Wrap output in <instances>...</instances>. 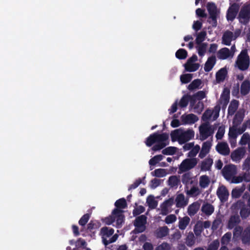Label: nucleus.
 <instances>
[{
  "label": "nucleus",
  "mask_w": 250,
  "mask_h": 250,
  "mask_svg": "<svg viewBox=\"0 0 250 250\" xmlns=\"http://www.w3.org/2000/svg\"><path fill=\"white\" fill-rule=\"evenodd\" d=\"M194 136V132L192 129L183 131L181 128L171 131L170 136L172 142L177 141L180 145L185 144Z\"/></svg>",
  "instance_id": "nucleus-1"
},
{
  "label": "nucleus",
  "mask_w": 250,
  "mask_h": 250,
  "mask_svg": "<svg viewBox=\"0 0 250 250\" xmlns=\"http://www.w3.org/2000/svg\"><path fill=\"white\" fill-rule=\"evenodd\" d=\"M235 63L241 71L247 70L250 66V57L246 49L241 51L238 55Z\"/></svg>",
  "instance_id": "nucleus-2"
},
{
  "label": "nucleus",
  "mask_w": 250,
  "mask_h": 250,
  "mask_svg": "<svg viewBox=\"0 0 250 250\" xmlns=\"http://www.w3.org/2000/svg\"><path fill=\"white\" fill-rule=\"evenodd\" d=\"M237 19L239 22L244 25L250 21V3L244 4L240 9Z\"/></svg>",
  "instance_id": "nucleus-3"
},
{
  "label": "nucleus",
  "mask_w": 250,
  "mask_h": 250,
  "mask_svg": "<svg viewBox=\"0 0 250 250\" xmlns=\"http://www.w3.org/2000/svg\"><path fill=\"white\" fill-rule=\"evenodd\" d=\"M168 139V135L167 133L159 134L158 132H155L150 134L146 138L145 144L146 146L150 147L154 143H157V142L167 141Z\"/></svg>",
  "instance_id": "nucleus-4"
},
{
  "label": "nucleus",
  "mask_w": 250,
  "mask_h": 250,
  "mask_svg": "<svg viewBox=\"0 0 250 250\" xmlns=\"http://www.w3.org/2000/svg\"><path fill=\"white\" fill-rule=\"evenodd\" d=\"M232 207L234 209H240V215L242 219H246L250 215V208H247L245 202L241 200L234 203Z\"/></svg>",
  "instance_id": "nucleus-5"
},
{
  "label": "nucleus",
  "mask_w": 250,
  "mask_h": 250,
  "mask_svg": "<svg viewBox=\"0 0 250 250\" xmlns=\"http://www.w3.org/2000/svg\"><path fill=\"white\" fill-rule=\"evenodd\" d=\"M207 9L209 15V19L211 20L212 26L216 27L217 24V18L219 13L216 5L214 2H208L207 4Z\"/></svg>",
  "instance_id": "nucleus-6"
},
{
  "label": "nucleus",
  "mask_w": 250,
  "mask_h": 250,
  "mask_svg": "<svg viewBox=\"0 0 250 250\" xmlns=\"http://www.w3.org/2000/svg\"><path fill=\"white\" fill-rule=\"evenodd\" d=\"M197 164L196 158L186 159L181 163L178 172L179 173L187 171L194 167Z\"/></svg>",
  "instance_id": "nucleus-7"
},
{
  "label": "nucleus",
  "mask_w": 250,
  "mask_h": 250,
  "mask_svg": "<svg viewBox=\"0 0 250 250\" xmlns=\"http://www.w3.org/2000/svg\"><path fill=\"white\" fill-rule=\"evenodd\" d=\"M200 138L202 141L205 140L213 133V130L208 122L202 124L199 126Z\"/></svg>",
  "instance_id": "nucleus-8"
},
{
  "label": "nucleus",
  "mask_w": 250,
  "mask_h": 250,
  "mask_svg": "<svg viewBox=\"0 0 250 250\" xmlns=\"http://www.w3.org/2000/svg\"><path fill=\"white\" fill-rule=\"evenodd\" d=\"M236 173V167L233 165H226L222 169V174L224 178L228 180H230Z\"/></svg>",
  "instance_id": "nucleus-9"
},
{
  "label": "nucleus",
  "mask_w": 250,
  "mask_h": 250,
  "mask_svg": "<svg viewBox=\"0 0 250 250\" xmlns=\"http://www.w3.org/2000/svg\"><path fill=\"white\" fill-rule=\"evenodd\" d=\"M124 211L121 209L114 208L112 210V215H114L116 227L120 228L122 226L123 224L124 223L125 215L123 214Z\"/></svg>",
  "instance_id": "nucleus-10"
},
{
  "label": "nucleus",
  "mask_w": 250,
  "mask_h": 250,
  "mask_svg": "<svg viewBox=\"0 0 250 250\" xmlns=\"http://www.w3.org/2000/svg\"><path fill=\"white\" fill-rule=\"evenodd\" d=\"M216 194L221 202L224 203L228 200L229 192L225 186L222 185L219 187Z\"/></svg>",
  "instance_id": "nucleus-11"
},
{
  "label": "nucleus",
  "mask_w": 250,
  "mask_h": 250,
  "mask_svg": "<svg viewBox=\"0 0 250 250\" xmlns=\"http://www.w3.org/2000/svg\"><path fill=\"white\" fill-rule=\"evenodd\" d=\"M146 219L147 217L145 215H141L136 218L134 222V226L136 229L142 228L137 230L138 232H142L145 230V225L146 223Z\"/></svg>",
  "instance_id": "nucleus-12"
},
{
  "label": "nucleus",
  "mask_w": 250,
  "mask_h": 250,
  "mask_svg": "<svg viewBox=\"0 0 250 250\" xmlns=\"http://www.w3.org/2000/svg\"><path fill=\"white\" fill-rule=\"evenodd\" d=\"M239 5L234 3L232 4L228 9L227 13V19L228 21H232L235 18L239 11Z\"/></svg>",
  "instance_id": "nucleus-13"
},
{
  "label": "nucleus",
  "mask_w": 250,
  "mask_h": 250,
  "mask_svg": "<svg viewBox=\"0 0 250 250\" xmlns=\"http://www.w3.org/2000/svg\"><path fill=\"white\" fill-rule=\"evenodd\" d=\"M246 152L245 147H240L232 151L230 157L233 161H238L242 159Z\"/></svg>",
  "instance_id": "nucleus-14"
},
{
  "label": "nucleus",
  "mask_w": 250,
  "mask_h": 250,
  "mask_svg": "<svg viewBox=\"0 0 250 250\" xmlns=\"http://www.w3.org/2000/svg\"><path fill=\"white\" fill-rule=\"evenodd\" d=\"M181 120L182 125H191L196 123L198 120V118L196 115L191 113L182 115Z\"/></svg>",
  "instance_id": "nucleus-15"
},
{
  "label": "nucleus",
  "mask_w": 250,
  "mask_h": 250,
  "mask_svg": "<svg viewBox=\"0 0 250 250\" xmlns=\"http://www.w3.org/2000/svg\"><path fill=\"white\" fill-rule=\"evenodd\" d=\"M240 222V217L237 214L231 215L228 220L227 228L229 229H232L234 227L238 226Z\"/></svg>",
  "instance_id": "nucleus-16"
},
{
  "label": "nucleus",
  "mask_w": 250,
  "mask_h": 250,
  "mask_svg": "<svg viewBox=\"0 0 250 250\" xmlns=\"http://www.w3.org/2000/svg\"><path fill=\"white\" fill-rule=\"evenodd\" d=\"M216 149L219 153L224 156L228 155L230 152L228 145L225 142L218 143L216 146Z\"/></svg>",
  "instance_id": "nucleus-17"
},
{
  "label": "nucleus",
  "mask_w": 250,
  "mask_h": 250,
  "mask_svg": "<svg viewBox=\"0 0 250 250\" xmlns=\"http://www.w3.org/2000/svg\"><path fill=\"white\" fill-rule=\"evenodd\" d=\"M211 147V143L210 141H207L203 143L201 150L199 154V157L201 159L204 158L209 152Z\"/></svg>",
  "instance_id": "nucleus-18"
},
{
  "label": "nucleus",
  "mask_w": 250,
  "mask_h": 250,
  "mask_svg": "<svg viewBox=\"0 0 250 250\" xmlns=\"http://www.w3.org/2000/svg\"><path fill=\"white\" fill-rule=\"evenodd\" d=\"M228 75V70L226 67H223L219 69L216 73L215 78L217 83H219L225 80Z\"/></svg>",
  "instance_id": "nucleus-19"
},
{
  "label": "nucleus",
  "mask_w": 250,
  "mask_h": 250,
  "mask_svg": "<svg viewBox=\"0 0 250 250\" xmlns=\"http://www.w3.org/2000/svg\"><path fill=\"white\" fill-rule=\"evenodd\" d=\"M242 243L245 245H250V225L243 230L241 238Z\"/></svg>",
  "instance_id": "nucleus-20"
},
{
  "label": "nucleus",
  "mask_w": 250,
  "mask_h": 250,
  "mask_svg": "<svg viewBox=\"0 0 250 250\" xmlns=\"http://www.w3.org/2000/svg\"><path fill=\"white\" fill-rule=\"evenodd\" d=\"M216 62V59L215 55H212L208 57L205 62L204 70L208 72L212 70Z\"/></svg>",
  "instance_id": "nucleus-21"
},
{
  "label": "nucleus",
  "mask_w": 250,
  "mask_h": 250,
  "mask_svg": "<svg viewBox=\"0 0 250 250\" xmlns=\"http://www.w3.org/2000/svg\"><path fill=\"white\" fill-rule=\"evenodd\" d=\"M176 206L178 208H183L186 207L188 204V200L185 199L183 194H178L176 197L175 200Z\"/></svg>",
  "instance_id": "nucleus-22"
},
{
  "label": "nucleus",
  "mask_w": 250,
  "mask_h": 250,
  "mask_svg": "<svg viewBox=\"0 0 250 250\" xmlns=\"http://www.w3.org/2000/svg\"><path fill=\"white\" fill-rule=\"evenodd\" d=\"M213 164V159L208 157L203 160L201 164V170L202 171H207L210 169Z\"/></svg>",
  "instance_id": "nucleus-23"
},
{
  "label": "nucleus",
  "mask_w": 250,
  "mask_h": 250,
  "mask_svg": "<svg viewBox=\"0 0 250 250\" xmlns=\"http://www.w3.org/2000/svg\"><path fill=\"white\" fill-rule=\"evenodd\" d=\"M200 205L197 202H195L190 205L188 208V213L190 216H194L199 210Z\"/></svg>",
  "instance_id": "nucleus-24"
},
{
  "label": "nucleus",
  "mask_w": 250,
  "mask_h": 250,
  "mask_svg": "<svg viewBox=\"0 0 250 250\" xmlns=\"http://www.w3.org/2000/svg\"><path fill=\"white\" fill-rule=\"evenodd\" d=\"M233 34L232 32L227 30L223 35L222 43L226 45H230L233 39Z\"/></svg>",
  "instance_id": "nucleus-25"
},
{
  "label": "nucleus",
  "mask_w": 250,
  "mask_h": 250,
  "mask_svg": "<svg viewBox=\"0 0 250 250\" xmlns=\"http://www.w3.org/2000/svg\"><path fill=\"white\" fill-rule=\"evenodd\" d=\"M231 55L229 49L227 47L220 49L217 53V57L220 60H226Z\"/></svg>",
  "instance_id": "nucleus-26"
},
{
  "label": "nucleus",
  "mask_w": 250,
  "mask_h": 250,
  "mask_svg": "<svg viewBox=\"0 0 250 250\" xmlns=\"http://www.w3.org/2000/svg\"><path fill=\"white\" fill-rule=\"evenodd\" d=\"M190 219L188 216L183 218H179L178 227L181 230H185L189 224Z\"/></svg>",
  "instance_id": "nucleus-27"
},
{
  "label": "nucleus",
  "mask_w": 250,
  "mask_h": 250,
  "mask_svg": "<svg viewBox=\"0 0 250 250\" xmlns=\"http://www.w3.org/2000/svg\"><path fill=\"white\" fill-rule=\"evenodd\" d=\"M241 93L243 95H247L250 91V81L246 80L242 83L241 85Z\"/></svg>",
  "instance_id": "nucleus-28"
},
{
  "label": "nucleus",
  "mask_w": 250,
  "mask_h": 250,
  "mask_svg": "<svg viewBox=\"0 0 250 250\" xmlns=\"http://www.w3.org/2000/svg\"><path fill=\"white\" fill-rule=\"evenodd\" d=\"M239 105V102L236 100L231 101L228 107V114L233 115L237 110Z\"/></svg>",
  "instance_id": "nucleus-29"
},
{
  "label": "nucleus",
  "mask_w": 250,
  "mask_h": 250,
  "mask_svg": "<svg viewBox=\"0 0 250 250\" xmlns=\"http://www.w3.org/2000/svg\"><path fill=\"white\" fill-rule=\"evenodd\" d=\"M184 67L186 71L191 72L197 70L200 67V64L198 63H190L187 62L184 64Z\"/></svg>",
  "instance_id": "nucleus-30"
},
{
  "label": "nucleus",
  "mask_w": 250,
  "mask_h": 250,
  "mask_svg": "<svg viewBox=\"0 0 250 250\" xmlns=\"http://www.w3.org/2000/svg\"><path fill=\"white\" fill-rule=\"evenodd\" d=\"M210 183V179L206 175H202L199 178V186L202 188H207Z\"/></svg>",
  "instance_id": "nucleus-31"
},
{
  "label": "nucleus",
  "mask_w": 250,
  "mask_h": 250,
  "mask_svg": "<svg viewBox=\"0 0 250 250\" xmlns=\"http://www.w3.org/2000/svg\"><path fill=\"white\" fill-rule=\"evenodd\" d=\"M180 183V180L177 176H171L168 180V184L172 188H177Z\"/></svg>",
  "instance_id": "nucleus-32"
},
{
  "label": "nucleus",
  "mask_w": 250,
  "mask_h": 250,
  "mask_svg": "<svg viewBox=\"0 0 250 250\" xmlns=\"http://www.w3.org/2000/svg\"><path fill=\"white\" fill-rule=\"evenodd\" d=\"M214 209L213 206L209 203L203 204L201 208L202 211L208 216L213 212Z\"/></svg>",
  "instance_id": "nucleus-33"
},
{
  "label": "nucleus",
  "mask_w": 250,
  "mask_h": 250,
  "mask_svg": "<svg viewBox=\"0 0 250 250\" xmlns=\"http://www.w3.org/2000/svg\"><path fill=\"white\" fill-rule=\"evenodd\" d=\"M174 203V199L173 198H170L168 200L165 201L161 206L162 211L163 213H167L168 211L169 207H171Z\"/></svg>",
  "instance_id": "nucleus-34"
},
{
  "label": "nucleus",
  "mask_w": 250,
  "mask_h": 250,
  "mask_svg": "<svg viewBox=\"0 0 250 250\" xmlns=\"http://www.w3.org/2000/svg\"><path fill=\"white\" fill-rule=\"evenodd\" d=\"M245 189L244 186L240 188H235L231 191V196L233 198H239Z\"/></svg>",
  "instance_id": "nucleus-35"
},
{
  "label": "nucleus",
  "mask_w": 250,
  "mask_h": 250,
  "mask_svg": "<svg viewBox=\"0 0 250 250\" xmlns=\"http://www.w3.org/2000/svg\"><path fill=\"white\" fill-rule=\"evenodd\" d=\"M100 226L101 224L99 222L96 220H91L87 225V229L90 232L94 233V231H93L99 229Z\"/></svg>",
  "instance_id": "nucleus-36"
},
{
  "label": "nucleus",
  "mask_w": 250,
  "mask_h": 250,
  "mask_svg": "<svg viewBox=\"0 0 250 250\" xmlns=\"http://www.w3.org/2000/svg\"><path fill=\"white\" fill-rule=\"evenodd\" d=\"M201 192L200 189L196 186H192L189 190L186 191V194L190 197H195Z\"/></svg>",
  "instance_id": "nucleus-37"
},
{
  "label": "nucleus",
  "mask_w": 250,
  "mask_h": 250,
  "mask_svg": "<svg viewBox=\"0 0 250 250\" xmlns=\"http://www.w3.org/2000/svg\"><path fill=\"white\" fill-rule=\"evenodd\" d=\"M114 230L112 228L104 227L101 229V235L102 236L109 237L113 234Z\"/></svg>",
  "instance_id": "nucleus-38"
},
{
  "label": "nucleus",
  "mask_w": 250,
  "mask_h": 250,
  "mask_svg": "<svg viewBox=\"0 0 250 250\" xmlns=\"http://www.w3.org/2000/svg\"><path fill=\"white\" fill-rule=\"evenodd\" d=\"M115 206L116 207V208L121 209H125L127 208V203L125 199L124 198L117 200L115 204Z\"/></svg>",
  "instance_id": "nucleus-39"
},
{
  "label": "nucleus",
  "mask_w": 250,
  "mask_h": 250,
  "mask_svg": "<svg viewBox=\"0 0 250 250\" xmlns=\"http://www.w3.org/2000/svg\"><path fill=\"white\" fill-rule=\"evenodd\" d=\"M146 203L149 207V208L151 209L155 208L158 205V202L155 200L154 196L152 195H149L147 199Z\"/></svg>",
  "instance_id": "nucleus-40"
},
{
  "label": "nucleus",
  "mask_w": 250,
  "mask_h": 250,
  "mask_svg": "<svg viewBox=\"0 0 250 250\" xmlns=\"http://www.w3.org/2000/svg\"><path fill=\"white\" fill-rule=\"evenodd\" d=\"M191 174L189 172L186 173L182 176V182L186 186L188 184H192L193 182L191 180Z\"/></svg>",
  "instance_id": "nucleus-41"
},
{
  "label": "nucleus",
  "mask_w": 250,
  "mask_h": 250,
  "mask_svg": "<svg viewBox=\"0 0 250 250\" xmlns=\"http://www.w3.org/2000/svg\"><path fill=\"white\" fill-rule=\"evenodd\" d=\"M168 233V229L167 227H163L159 228L157 231V237L163 238L166 236Z\"/></svg>",
  "instance_id": "nucleus-42"
},
{
  "label": "nucleus",
  "mask_w": 250,
  "mask_h": 250,
  "mask_svg": "<svg viewBox=\"0 0 250 250\" xmlns=\"http://www.w3.org/2000/svg\"><path fill=\"white\" fill-rule=\"evenodd\" d=\"M207 36V32L206 31H202L199 32L197 35L195 40V42L197 44L203 43L202 42L205 40Z\"/></svg>",
  "instance_id": "nucleus-43"
},
{
  "label": "nucleus",
  "mask_w": 250,
  "mask_h": 250,
  "mask_svg": "<svg viewBox=\"0 0 250 250\" xmlns=\"http://www.w3.org/2000/svg\"><path fill=\"white\" fill-rule=\"evenodd\" d=\"M175 56L178 59L183 60L187 58L188 56V52L185 49L180 48L176 51Z\"/></svg>",
  "instance_id": "nucleus-44"
},
{
  "label": "nucleus",
  "mask_w": 250,
  "mask_h": 250,
  "mask_svg": "<svg viewBox=\"0 0 250 250\" xmlns=\"http://www.w3.org/2000/svg\"><path fill=\"white\" fill-rule=\"evenodd\" d=\"M202 83L201 80L200 79H195L193 80L188 85V88L189 90H193L198 88Z\"/></svg>",
  "instance_id": "nucleus-45"
},
{
  "label": "nucleus",
  "mask_w": 250,
  "mask_h": 250,
  "mask_svg": "<svg viewBox=\"0 0 250 250\" xmlns=\"http://www.w3.org/2000/svg\"><path fill=\"white\" fill-rule=\"evenodd\" d=\"M200 149V147L198 145L194 146L188 153V156L191 158H194Z\"/></svg>",
  "instance_id": "nucleus-46"
},
{
  "label": "nucleus",
  "mask_w": 250,
  "mask_h": 250,
  "mask_svg": "<svg viewBox=\"0 0 250 250\" xmlns=\"http://www.w3.org/2000/svg\"><path fill=\"white\" fill-rule=\"evenodd\" d=\"M243 120V115L241 114L238 113H236L233 120V126H237L239 125L240 124H241Z\"/></svg>",
  "instance_id": "nucleus-47"
},
{
  "label": "nucleus",
  "mask_w": 250,
  "mask_h": 250,
  "mask_svg": "<svg viewBox=\"0 0 250 250\" xmlns=\"http://www.w3.org/2000/svg\"><path fill=\"white\" fill-rule=\"evenodd\" d=\"M198 45V46L197 47L198 53L200 56L202 57L205 55L206 53L207 47V43H203Z\"/></svg>",
  "instance_id": "nucleus-48"
},
{
  "label": "nucleus",
  "mask_w": 250,
  "mask_h": 250,
  "mask_svg": "<svg viewBox=\"0 0 250 250\" xmlns=\"http://www.w3.org/2000/svg\"><path fill=\"white\" fill-rule=\"evenodd\" d=\"M166 141L157 142V144L152 146V150L153 151H156L164 148L168 144L167 143H165Z\"/></svg>",
  "instance_id": "nucleus-49"
},
{
  "label": "nucleus",
  "mask_w": 250,
  "mask_h": 250,
  "mask_svg": "<svg viewBox=\"0 0 250 250\" xmlns=\"http://www.w3.org/2000/svg\"><path fill=\"white\" fill-rule=\"evenodd\" d=\"M177 147L174 146H168L162 150V153L164 155H172L174 154L177 151Z\"/></svg>",
  "instance_id": "nucleus-50"
},
{
  "label": "nucleus",
  "mask_w": 250,
  "mask_h": 250,
  "mask_svg": "<svg viewBox=\"0 0 250 250\" xmlns=\"http://www.w3.org/2000/svg\"><path fill=\"white\" fill-rule=\"evenodd\" d=\"M203 230V223L201 221H198L194 227V232L196 235L201 233Z\"/></svg>",
  "instance_id": "nucleus-51"
},
{
  "label": "nucleus",
  "mask_w": 250,
  "mask_h": 250,
  "mask_svg": "<svg viewBox=\"0 0 250 250\" xmlns=\"http://www.w3.org/2000/svg\"><path fill=\"white\" fill-rule=\"evenodd\" d=\"M163 158V156L161 154L155 155L149 160V164L150 166H155L157 163L161 161Z\"/></svg>",
  "instance_id": "nucleus-52"
},
{
  "label": "nucleus",
  "mask_w": 250,
  "mask_h": 250,
  "mask_svg": "<svg viewBox=\"0 0 250 250\" xmlns=\"http://www.w3.org/2000/svg\"><path fill=\"white\" fill-rule=\"evenodd\" d=\"M188 94L184 95L181 99L179 106L181 108L186 107L189 103Z\"/></svg>",
  "instance_id": "nucleus-53"
},
{
  "label": "nucleus",
  "mask_w": 250,
  "mask_h": 250,
  "mask_svg": "<svg viewBox=\"0 0 250 250\" xmlns=\"http://www.w3.org/2000/svg\"><path fill=\"white\" fill-rule=\"evenodd\" d=\"M192 79V74H186L181 75L180 80L183 83H188L191 81Z\"/></svg>",
  "instance_id": "nucleus-54"
},
{
  "label": "nucleus",
  "mask_w": 250,
  "mask_h": 250,
  "mask_svg": "<svg viewBox=\"0 0 250 250\" xmlns=\"http://www.w3.org/2000/svg\"><path fill=\"white\" fill-rule=\"evenodd\" d=\"M233 231V236L234 237H242V234H243V228L241 226H238L234 227Z\"/></svg>",
  "instance_id": "nucleus-55"
},
{
  "label": "nucleus",
  "mask_w": 250,
  "mask_h": 250,
  "mask_svg": "<svg viewBox=\"0 0 250 250\" xmlns=\"http://www.w3.org/2000/svg\"><path fill=\"white\" fill-rule=\"evenodd\" d=\"M152 173H154L153 175L157 177H163L167 174L166 170L163 168L156 169Z\"/></svg>",
  "instance_id": "nucleus-56"
},
{
  "label": "nucleus",
  "mask_w": 250,
  "mask_h": 250,
  "mask_svg": "<svg viewBox=\"0 0 250 250\" xmlns=\"http://www.w3.org/2000/svg\"><path fill=\"white\" fill-rule=\"evenodd\" d=\"M250 141V136L248 133L246 132L243 134L240 141V144L241 145H246L249 143Z\"/></svg>",
  "instance_id": "nucleus-57"
},
{
  "label": "nucleus",
  "mask_w": 250,
  "mask_h": 250,
  "mask_svg": "<svg viewBox=\"0 0 250 250\" xmlns=\"http://www.w3.org/2000/svg\"><path fill=\"white\" fill-rule=\"evenodd\" d=\"M231 233L230 232L225 233L221 238V243L223 245L228 244L230 241Z\"/></svg>",
  "instance_id": "nucleus-58"
},
{
  "label": "nucleus",
  "mask_w": 250,
  "mask_h": 250,
  "mask_svg": "<svg viewBox=\"0 0 250 250\" xmlns=\"http://www.w3.org/2000/svg\"><path fill=\"white\" fill-rule=\"evenodd\" d=\"M219 245V241L218 239L214 240L208 245L207 250H217Z\"/></svg>",
  "instance_id": "nucleus-59"
},
{
  "label": "nucleus",
  "mask_w": 250,
  "mask_h": 250,
  "mask_svg": "<svg viewBox=\"0 0 250 250\" xmlns=\"http://www.w3.org/2000/svg\"><path fill=\"white\" fill-rule=\"evenodd\" d=\"M90 218V215L88 213L84 214L79 220V224L82 226H84Z\"/></svg>",
  "instance_id": "nucleus-60"
},
{
  "label": "nucleus",
  "mask_w": 250,
  "mask_h": 250,
  "mask_svg": "<svg viewBox=\"0 0 250 250\" xmlns=\"http://www.w3.org/2000/svg\"><path fill=\"white\" fill-rule=\"evenodd\" d=\"M186 244L188 247H191L195 244V237L193 233L189 234L187 237Z\"/></svg>",
  "instance_id": "nucleus-61"
},
{
  "label": "nucleus",
  "mask_w": 250,
  "mask_h": 250,
  "mask_svg": "<svg viewBox=\"0 0 250 250\" xmlns=\"http://www.w3.org/2000/svg\"><path fill=\"white\" fill-rule=\"evenodd\" d=\"M170 245L167 242H163L161 245H158L155 250H170Z\"/></svg>",
  "instance_id": "nucleus-62"
},
{
  "label": "nucleus",
  "mask_w": 250,
  "mask_h": 250,
  "mask_svg": "<svg viewBox=\"0 0 250 250\" xmlns=\"http://www.w3.org/2000/svg\"><path fill=\"white\" fill-rule=\"evenodd\" d=\"M102 221L104 223H105V224L109 225L115 222V218L114 215H113L112 213L111 215H109V216L103 219Z\"/></svg>",
  "instance_id": "nucleus-63"
},
{
  "label": "nucleus",
  "mask_w": 250,
  "mask_h": 250,
  "mask_svg": "<svg viewBox=\"0 0 250 250\" xmlns=\"http://www.w3.org/2000/svg\"><path fill=\"white\" fill-rule=\"evenodd\" d=\"M236 127L237 126H233L232 127L229 128V138L236 139L238 135H239L237 131H236Z\"/></svg>",
  "instance_id": "nucleus-64"
}]
</instances>
